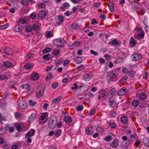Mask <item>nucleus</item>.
I'll list each match as a JSON object with an SVG mask.
<instances>
[{
	"label": "nucleus",
	"instance_id": "f257e3e1",
	"mask_svg": "<svg viewBox=\"0 0 149 149\" xmlns=\"http://www.w3.org/2000/svg\"><path fill=\"white\" fill-rule=\"evenodd\" d=\"M115 71H112L107 72L106 76L107 80L109 83L111 81H116L118 80Z\"/></svg>",
	"mask_w": 149,
	"mask_h": 149
},
{
	"label": "nucleus",
	"instance_id": "f03ea898",
	"mask_svg": "<svg viewBox=\"0 0 149 149\" xmlns=\"http://www.w3.org/2000/svg\"><path fill=\"white\" fill-rule=\"evenodd\" d=\"M48 126L49 128L53 129L56 127V118L54 116L50 117L48 121Z\"/></svg>",
	"mask_w": 149,
	"mask_h": 149
},
{
	"label": "nucleus",
	"instance_id": "7ed1b4c3",
	"mask_svg": "<svg viewBox=\"0 0 149 149\" xmlns=\"http://www.w3.org/2000/svg\"><path fill=\"white\" fill-rule=\"evenodd\" d=\"M54 43L56 46L61 47L64 45L65 40L63 38H57L54 40Z\"/></svg>",
	"mask_w": 149,
	"mask_h": 149
},
{
	"label": "nucleus",
	"instance_id": "20e7f679",
	"mask_svg": "<svg viewBox=\"0 0 149 149\" xmlns=\"http://www.w3.org/2000/svg\"><path fill=\"white\" fill-rule=\"evenodd\" d=\"M93 77V74L91 73H86L82 76V79L86 82L90 80Z\"/></svg>",
	"mask_w": 149,
	"mask_h": 149
},
{
	"label": "nucleus",
	"instance_id": "39448f33",
	"mask_svg": "<svg viewBox=\"0 0 149 149\" xmlns=\"http://www.w3.org/2000/svg\"><path fill=\"white\" fill-rule=\"evenodd\" d=\"M13 51L10 48L8 47L5 48L2 52V54L4 56L7 55H10L13 53Z\"/></svg>",
	"mask_w": 149,
	"mask_h": 149
},
{
	"label": "nucleus",
	"instance_id": "423d86ee",
	"mask_svg": "<svg viewBox=\"0 0 149 149\" xmlns=\"http://www.w3.org/2000/svg\"><path fill=\"white\" fill-rule=\"evenodd\" d=\"M141 57V55L139 53L133 54L131 56V58L132 60L135 61L140 60Z\"/></svg>",
	"mask_w": 149,
	"mask_h": 149
},
{
	"label": "nucleus",
	"instance_id": "0eeeda50",
	"mask_svg": "<svg viewBox=\"0 0 149 149\" xmlns=\"http://www.w3.org/2000/svg\"><path fill=\"white\" fill-rule=\"evenodd\" d=\"M144 36V31L135 34L134 37L136 39H142Z\"/></svg>",
	"mask_w": 149,
	"mask_h": 149
},
{
	"label": "nucleus",
	"instance_id": "6e6552de",
	"mask_svg": "<svg viewBox=\"0 0 149 149\" xmlns=\"http://www.w3.org/2000/svg\"><path fill=\"white\" fill-rule=\"evenodd\" d=\"M81 42V41L76 42L73 43L72 44L68 46L69 48L71 49H73L75 47L79 46Z\"/></svg>",
	"mask_w": 149,
	"mask_h": 149
},
{
	"label": "nucleus",
	"instance_id": "1a4fd4ad",
	"mask_svg": "<svg viewBox=\"0 0 149 149\" xmlns=\"http://www.w3.org/2000/svg\"><path fill=\"white\" fill-rule=\"evenodd\" d=\"M109 102L110 103L109 106L111 107L114 108L116 107V103L115 100L112 98H110L109 100Z\"/></svg>",
	"mask_w": 149,
	"mask_h": 149
},
{
	"label": "nucleus",
	"instance_id": "9d476101",
	"mask_svg": "<svg viewBox=\"0 0 149 149\" xmlns=\"http://www.w3.org/2000/svg\"><path fill=\"white\" fill-rule=\"evenodd\" d=\"M142 142L145 146L149 148V138L144 137L142 139Z\"/></svg>",
	"mask_w": 149,
	"mask_h": 149
},
{
	"label": "nucleus",
	"instance_id": "9b49d317",
	"mask_svg": "<svg viewBox=\"0 0 149 149\" xmlns=\"http://www.w3.org/2000/svg\"><path fill=\"white\" fill-rule=\"evenodd\" d=\"M31 79L33 81H36L39 79V75L37 73H32L31 76Z\"/></svg>",
	"mask_w": 149,
	"mask_h": 149
},
{
	"label": "nucleus",
	"instance_id": "f8f14e48",
	"mask_svg": "<svg viewBox=\"0 0 149 149\" xmlns=\"http://www.w3.org/2000/svg\"><path fill=\"white\" fill-rule=\"evenodd\" d=\"M127 89L125 88H123L120 89L119 91L117 92L118 94L119 95H122L125 94L127 92Z\"/></svg>",
	"mask_w": 149,
	"mask_h": 149
},
{
	"label": "nucleus",
	"instance_id": "ddd939ff",
	"mask_svg": "<svg viewBox=\"0 0 149 149\" xmlns=\"http://www.w3.org/2000/svg\"><path fill=\"white\" fill-rule=\"evenodd\" d=\"M45 92V88L37 92L36 96L38 98H40L43 96Z\"/></svg>",
	"mask_w": 149,
	"mask_h": 149
},
{
	"label": "nucleus",
	"instance_id": "4468645a",
	"mask_svg": "<svg viewBox=\"0 0 149 149\" xmlns=\"http://www.w3.org/2000/svg\"><path fill=\"white\" fill-rule=\"evenodd\" d=\"M37 117V114L36 113H33L29 118V123H32L36 119Z\"/></svg>",
	"mask_w": 149,
	"mask_h": 149
},
{
	"label": "nucleus",
	"instance_id": "2eb2a0df",
	"mask_svg": "<svg viewBox=\"0 0 149 149\" xmlns=\"http://www.w3.org/2000/svg\"><path fill=\"white\" fill-rule=\"evenodd\" d=\"M19 108L22 109H24L26 108V104L25 101L23 100L20 101L19 104Z\"/></svg>",
	"mask_w": 149,
	"mask_h": 149
},
{
	"label": "nucleus",
	"instance_id": "dca6fc26",
	"mask_svg": "<svg viewBox=\"0 0 149 149\" xmlns=\"http://www.w3.org/2000/svg\"><path fill=\"white\" fill-rule=\"evenodd\" d=\"M118 140L116 139H114L111 144V146L112 148L117 147L118 145Z\"/></svg>",
	"mask_w": 149,
	"mask_h": 149
},
{
	"label": "nucleus",
	"instance_id": "f3484780",
	"mask_svg": "<svg viewBox=\"0 0 149 149\" xmlns=\"http://www.w3.org/2000/svg\"><path fill=\"white\" fill-rule=\"evenodd\" d=\"M14 30L17 32H19L21 31L23 29V27L20 26L19 24H17L13 28Z\"/></svg>",
	"mask_w": 149,
	"mask_h": 149
},
{
	"label": "nucleus",
	"instance_id": "a211bd4d",
	"mask_svg": "<svg viewBox=\"0 0 149 149\" xmlns=\"http://www.w3.org/2000/svg\"><path fill=\"white\" fill-rule=\"evenodd\" d=\"M112 136H114L112 133H110L108 135L106 136L104 139L106 141L109 142L111 140Z\"/></svg>",
	"mask_w": 149,
	"mask_h": 149
},
{
	"label": "nucleus",
	"instance_id": "6ab92c4d",
	"mask_svg": "<svg viewBox=\"0 0 149 149\" xmlns=\"http://www.w3.org/2000/svg\"><path fill=\"white\" fill-rule=\"evenodd\" d=\"M120 121L123 124L127 123L128 121L127 117L124 116H122L120 118Z\"/></svg>",
	"mask_w": 149,
	"mask_h": 149
},
{
	"label": "nucleus",
	"instance_id": "aec40b11",
	"mask_svg": "<svg viewBox=\"0 0 149 149\" xmlns=\"http://www.w3.org/2000/svg\"><path fill=\"white\" fill-rule=\"evenodd\" d=\"M32 136L31 134L29 133V132H27L25 135V138L27 139V141L29 143L31 142L32 139L30 138Z\"/></svg>",
	"mask_w": 149,
	"mask_h": 149
},
{
	"label": "nucleus",
	"instance_id": "412c9836",
	"mask_svg": "<svg viewBox=\"0 0 149 149\" xmlns=\"http://www.w3.org/2000/svg\"><path fill=\"white\" fill-rule=\"evenodd\" d=\"M116 91V89L115 88H112L109 92L108 97L110 96L111 98L112 97L113 95L115 93Z\"/></svg>",
	"mask_w": 149,
	"mask_h": 149
},
{
	"label": "nucleus",
	"instance_id": "4be33fe9",
	"mask_svg": "<svg viewBox=\"0 0 149 149\" xmlns=\"http://www.w3.org/2000/svg\"><path fill=\"white\" fill-rule=\"evenodd\" d=\"M64 120L66 123H70L72 121L71 118L68 116H65L63 118Z\"/></svg>",
	"mask_w": 149,
	"mask_h": 149
},
{
	"label": "nucleus",
	"instance_id": "5701e85b",
	"mask_svg": "<svg viewBox=\"0 0 149 149\" xmlns=\"http://www.w3.org/2000/svg\"><path fill=\"white\" fill-rule=\"evenodd\" d=\"M38 15L39 17L42 18L45 17L46 15V13L44 10H41L39 12Z\"/></svg>",
	"mask_w": 149,
	"mask_h": 149
},
{
	"label": "nucleus",
	"instance_id": "b1692460",
	"mask_svg": "<svg viewBox=\"0 0 149 149\" xmlns=\"http://www.w3.org/2000/svg\"><path fill=\"white\" fill-rule=\"evenodd\" d=\"M3 65L6 67H13V65L12 62L9 61H5Z\"/></svg>",
	"mask_w": 149,
	"mask_h": 149
},
{
	"label": "nucleus",
	"instance_id": "393cba45",
	"mask_svg": "<svg viewBox=\"0 0 149 149\" xmlns=\"http://www.w3.org/2000/svg\"><path fill=\"white\" fill-rule=\"evenodd\" d=\"M75 62L77 64H80L81 63L82 60L81 58L79 56H77L74 59Z\"/></svg>",
	"mask_w": 149,
	"mask_h": 149
},
{
	"label": "nucleus",
	"instance_id": "a878e982",
	"mask_svg": "<svg viewBox=\"0 0 149 149\" xmlns=\"http://www.w3.org/2000/svg\"><path fill=\"white\" fill-rule=\"evenodd\" d=\"M64 18V17L62 16H58V20L57 21L56 24H61L63 23V19Z\"/></svg>",
	"mask_w": 149,
	"mask_h": 149
},
{
	"label": "nucleus",
	"instance_id": "bb28decb",
	"mask_svg": "<svg viewBox=\"0 0 149 149\" xmlns=\"http://www.w3.org/2000/svg\"><path fill=\"white\" fill-rule=\"evenodd\" d=\"M139 104V101L137 100H134L132 102V105L134 107H136Z\"/></svg>",
	"mask_w": 149,
	"mask_h": 149
},
{
	"label": "nucleus",
	"instance_id": "cd10ccee",
	"mask_svg": "<svg viewBox=\"0 0 149 149\" xmlns=\"http://www.w3.org/2000/svg\"><path fill=\"white\" fill-rule=\"evenodd\" d=\"M98 93L99 95L101 96L104 98L106 95V92L105 90H101L100 91L98 92Z\"/></svg>",
	"mask_w": 149,
	"mask_h": 149
},
{
	"label": "nucleus",
	"instance_id": "c85d7f7f",
	"mask_svg": "<svg viewBox=\"0 0 149 149\" xmlns=\"http://www.w3.org/2000/svg\"><path fill=\"white\" fill-rule=\"evenodd\" d=\"M21 88L27 90H29L30 88V86L29 84H23L21 85Z\"/></svg>",
	"mask_w": 149,
	"mask_h": 149
},
{
	"label": "nucleus",
	"instance_id": "c756f323",
	"mask_svg": "<svg viewBox=\"0 0 149 149\" xmlns=\"http://www.w3.org/2000/svg\"><path fill=\"white\" fill-rule=\"evenodd\" d=\"M31 28L32 30L35 31L39 30L40 27L38 24L34 23L33 24Z\"/></svg>",
	"mask_w": 149,
	"mask_h": 149
},
{
	"label": "nucleus",
	"instance_id": "7c9ffc66",
	"mask_svg": "<svg viewBox=\"0 0 149 149\" xmlns=\"http://www.w3.org/2000/svg\"><path fill=\"white\" fill-rule=\"evenodd\" d=\"M130 144V139H128L125 142V145L121 146V148H127Z\"/></svg>",
	"mask_w": 149,
	"mask_h": 149
},
{
	"label": "nucleus",
	"instance_id": "2f4dec72",
	"mask_svg": "<svg viewBox=\"0 0 149 149\" xmlns=\"http://www.w3.org/2000/svg\"><path fill=\"white\" fill-rule=\"evenodd\" d=\"M53 76L52 75V73L49 72L46 77V80L49 81L53 77Z\"/></svg>",
	"mask_w": 149,
	"mask_h": 149
},
{
	"label": "nucleus",
	"instance_id": "473e14b6",
	"mask_svg": "<svg viewBox=\"0 0 149 149\" xmlns=\"http://www.w3.org/2000/svg\"><path fill=\"white\" fill-rule=\"evenodd\" d=\"M86 133V134L91 135L93 134V131L90 130L88 127H87L85 130Z\"/></svg>",
	"mask_w": 149,
	"mask_h": 149
},
{
	"label": "nucleus",
	"instance_id": "72a5a7b5",
	"mask_svg": "<svg viewBox=\"0 0 149 149\" xmlns=\"http://www.w3.org/2000/svg\"><path fill=\"white\" fill-rule=\"evenodd\" d=\"M109 44L112 45H119V43L116 39H114L111 42H109Z\"/></svg>",
	"mask_w": 149,
	"mask_h": 149
},
{
	"label": "nucleus",
	"instance_id": "f704fd0d",
	"mask_svg": "<svg viewBox=\"0 0 149 149\" xmlns=\"http://www.w3.org/2000/svg\"><path fill=\"white\" fill-rule=\"evenodd\" d=\"M33 66V64H32L31 63H27L25 65L24 68L28 70L31 68Z\"/></svg>",
	"mask_w": 149,
	"mask_h": 149
},
{
	"label": "nucleus",
	"instance_id": "c9c22d12",
	"mask_svg": "<svg viewBox=\"0 0 149 149\" xmlns=\"http://www.w3.org/2000/svg\"><path fill=\"white\" fill-rule=\"evenodd\" d=\"M147 97V95L146 93H141L139 96V98L142 100H145Z\"/></svg>",
	"mask_w": 149,
	"mask_h": 149
},
{
	"label": "nucleus",
	"instance_id": "e433bc0d",
	"mask_svg": "<svg viewBox=\"0 0 149 149\" xmlns=\"http://www.w3.org/2000/svg\"><path fill=\"white\" fill-rule=\"evenodd\" d=\"M53 36V34L50 31H47L45 34V36L48 38L52 37Z\"/></svg>",
	"mask_w": 149,
	"mask_h": 149
},
{
	"label": "nucleus",
	"instance_id": "4c0bfd02",
	"mask_svg": "<svg viewBox=\"0 0 149 149\" xmlns=\"http://www.w3.org/2000/svg\"><path fill=\"white\" fill-rule=\"evenodd\" d=\"M18 22L19 23L24 24L26 23V19L24 18H20L18 20Z\"/></svg>",
	"mask_w": 149,
	"mask_h": 149
},
{
	"label": "nucleus",
	"instance_id": "58836bf2",
	"mask_svg": "<svg viewBox=\"0 0 149 149\" xmlns=\"http://www.w3.org/2000/svg\"><path fill=\"white\" fill-rule=\"evenodd\" d=\"M48 116V113L47 112L44 113L40 116V119L41 120H44Z\"/></svg>",
	"mask_w": 149,
	"mask_h": 149
},
{
	"label": "nucleus",
	"instance_id": "ea45409f",
	"mask_svg": "<svg viewBox=\"0 0 149 149\" xmlns=\"http://www.w3.org/2000/svg\"><path fill=\"white\" fill-rule=\"evenodd\" d=\"M62 132V130L60 129L57 130L56 132H55V136L56 137H58L61 135Z\"/></svg>",
	"mask_w": 149,
	"mask_h": 149
},
{
	"label": "nucleus",
	"instance_id": "a19ab883",
	"mask_svg": "<svg viewBox=\"0 0 149 149\" xmlns=\"http://www.w3.org/2000/svg\"><path fill=\"white\" fill-rule=\"evenodd\" d=\"M50 55L48 54L46 55H43L42 56V58L45 60L47 61H49L51 59V58L50 56Z\"/></svg>",
	"mask_w": 149,
	"mask_h": 149
},
{
	"label": "nucleus",
	"instance_id": "79ce46f5",
	"mask_svg": "<svg viewBox=\"0 0 149 149\" xmlns=\"http://www.w3.org/2000/svg\"><path fill=\"white\" fill-rule=\"evenodd\" d=\"M71 27L75 29H79L78 25L76 23H73L71 25Z\"/></svg>",
	"mask_w": 149,
	"mask_h": 149
},
{
	"label": "nucleus",
	"instance_id": "37998d69",
	"mask_svg": "<svg viewBox=\"0 0 149 149\" xmlns=\"http://www.w3.org/2000/svg\"><path fill=\"white\" fill-rule=\"evenodd\" d=\"M52 50V49L50 48H47L42 50V52L43 53L45 54L49 52Z\"/></svg>",
	"mask_w": 149,
	"mask_h": 149
},
{
	"label": "nucleus",
	"instance_id": "c03bdc74",
	"mask_svg": "<svg viewBox=\"0 0 149 149\" xmlns=\"http://www.w3.org/2000/svg\"><path fill=\"white\" fill-rule=\"evenodd\" d=\"M134 41L135 40L133 38L131 37L130 41V44L131 46H134L135 45V43Z\"/></svg>",
	"mask_w": 149,
	"mask_h": 149
},
{
	"label": "nucleus",
	"instance_id": "a18cd8bd",
	"mask_svg": "<svg viewBox=\"0 0 149 149\" xmlns=\"http://www.w3.org/2000/svg\"><path fill=\"white\" fill-rule=\"evenodd\" d=\"M86 97H87V98H90L94 96V94L91 93L90 92H88L86 93Z\"/></svg>",
	"mask_w": 149,
	"mask_h": 149
},
{
	"label": "nucleus",
	"instance_id": "49530a36",
	"mask_svg": "<svg viewBox=\"0 0 149 149\" xmlns=\"http://www.w3.org/2000/svg\"><path fill=\"white\" fill-rule=\"evenodd\" d=\"M127 76H125L124 77H122L119 80V82L122 83L123 82H125L127 79Z\"/></svg>",
	"mask_w": 149,
	"mask_h": 149
},
{
	"label": "nucleus",
	"instance_id": "de8ad7c7",
	"mask_svg": "<svg viewBox=\"0 0 149 149\" xmlns=\"http://www.w3.org/2000/svg\"><path fill=\"white\" fill-rule=\"evenodd\" d=\"M109 125L112 128H114L116 127V125L115 123H109Z\"/></svg>",
	"mask_w": 149,
	"mask_h": 149
},
{
	"label": "nucleus",
	"instance_id": "09e8293b",
	"mask_svg": "<svg viewBox=\"0 0 149 149\" xmlns=\"http://www.w3.org/2000/svg\"><path fill=\"white\" fill-rule=\"evenodd\" d=\"M25 30L27 32H30L32 31V29L31 26H27L25 28Z\"/></svg>",
	"mask_w": 149,
	"mask_h": 149
},
{
	"label": "nucleus",
	"instance_id": "8fccbe9b",
	"mask_svg": "<svg viewBox=\"0 0 149 149\" xmlns=\"http://www.w3.org/2000/svg\"><path fill=\"white\" fill-rule=\"evenodd\" d=\"M8 77L3 74H0V80H4L8 79Z\"/></svg>",
	"mask_w": 149,
	"mask_h": 149
},
{
	"label": "nucleus",
	"instance_id": "3c124183",
	"mask_svg": "<svg viewBox=\"0 0 149 149\" xmlns=\"http://www.w3.org/2000/svg\"><path fill=\"white\" fill-rule=\"evenodd\" d=\"M128 74L132 77H134L135 75L134 71L133 70H131L128 72Z\"/></svg>",
	"mask_w": 149,
	"mask_h": 149
},
{
	"label": "nucleus",
	"instance_id": "603ef678",
	"mask_svg": "<svg viewBox=\"0 0 149 149\" xmlns=\"http://www.w3.org/2000/svg\"><path fill=\"white\" fill-rule=\"evenodd\" d=\"M130 137L131 138H134L135 139H137L138 138V136L136 133H135L134 134H130Z\"/></svg>",
	"mask_w": 149,
	"mask_h": 149
},
{
	"label": "nucleus",
	"instance_id": "864d4df0",
	"mask_svg": "<svg viewBox=\"0 0 149 149\" xmlns=\"http://www.w3.org/2000/svg\"><path fill=\"white\" fill-rule=\"evenodd\" d=\"M21 1L22 4L23 5L26 6L29 4V1L28 0H22Z\"/></svg>",
	"mask_w": 149,
	"mask_h": 149
},
{
	"label": "nucleus",
	"instance_id": "5fc2aeb1",
	"mask_svg": "<svg viewBox=\"0 0 149 149\" xmlns=\"http://www.w3.org/2000/svg\"><path fill=\"white\" fill-rule=\"evenodd\" d=\"M15 116L16 118L17 119H19L21 117L20 114L18 112H15Z\"/></svg>",
	"mask_w": 149,
	"mask_h": 149
},
{
	"label": "nucleus",
	"instance_id": "6e6d98bb",
	"mask_svg": "<svg viewBox=\"0 0 149 149\" xmlns=\"http://www.w3.org/2000/svg\"><path fill=\"white\" fill-rule=\"evenodd\" d=\"M36 17V15L34 13H32L29 15V18L32 19H34Z\"/></svg>",
	"mask_w": 149,
	"mask_h": 149
},
{
	"label": "nucleus",
	"instance_id": "4d7b16f0",
	"mask_svg": "<svg viewBox=\"0 0 149 149\" xmlns=\"http://www.w3.org/2000/svg\"><path fill=\"white\" fill-rule=\"evenodd\" d=\"M28 132H29L31 136H33L35 134V130L33 129H31Z\"/></svg>",
	"mask_w": 149,
	"mask_h": 149
},
{
	"label": "nucleus",
	"instance_id": "13d9d810",
	"mask_svg": "<svg viewBox=\"0 0 149 149\" xmlns=\"http://www.w3.org/2000/svg\"><path fill=\"white\" fill-rule=\"evenodd\" d=\"M60 51L59 50L57 49L54 50L52 52V54L54 55H57L59 53Z\"/></svg>",
	"mask_w": 149,
	"mask_h": 149
},
{
	"label": "nucleus",
	"instance_id": "bf43d9fd",
	"mask_svg": "<svg viewBox=\"0 0 149 149\" xmlns=\"http://www.w3.org/2000/svg\"><path fill=\"white\" fill-rule=\"evenodd\" d=\"M95 109L94 108H93L92 110H91L90 113L88 114V115L90 116H93L94 113H95Z\"/></svg>",
	"mask_w": 149,
	"mask_h": 149
},
{
	"label": "nucleus",
	"instance_id": "052dcab7",
	"mask_svg": "<svg viewBox=\"0 0 149 149\" xmlns=\"http://www.w3.org/2000/svg\"><path fill=\"white\" fill-rule=\"evenodd\" d=\"M58 84L56 82L53 83L52 85V87L53 89L56 88L58 86Z\"/></svg>",
	"mask_w": 149,
	"mask_h": 149
},
{
	"label": "nucleus",
	"instance_id": "680f3d73",
	"mask_svg": "<svg viewBox=\"0 0 149 149\" xmlns=\"http://www.w3.org/2000/svg\"><path fill=\"white\" fill-rule=\"evenodd\" d=\"M97 131L100 133H102L103 131V129L100 127H98L96 129Z\"/></svg>",
	"mask_w": 149,
	"mask_h": 149
},
{
	"label": "nucleus",
	"instance_id": "e2e57ef3",
	"mask_svg": "<svg viewBox=\"0 0 149 149\" xmlns=\"http://www.w3.org/2000/svg\"><path fill=\"white\" fill-rule=\"evenodd\" d=\"M16 128L17 131L19 132L21 131L22 127L20 125H18L16 126Z\"/></svg>",
	"mask_w": 149,
	"mask_h": 149
},
{
	"label": "nucleus",
	"instance_id": "0e129e2a",
	"mask_svg": "<svg viewBox=\"0 0 149 149\" xmlns=\"http://www.w3.org/2000/svg\"><path fill=\"white\" fill-rule=\"evenodd\" d=\"M148 74L147 72L144 71L143 73V78L145 79H147L148 78Z\"/></svg>",
	"mask_w": 149,
	"mask_h": 149
},
{
	"label": "nucleus",
	"instance_id": "69168bd1",
	"mask_svg": "<svg viewBox=\"0 0 149 149\" xmlns=\"http://www.w3.org/2000/svg\"><path fill=\"white\" fill-rule=\"evenodd\" d=\"M29 102L30 105L32 106H34L36 103V101H34V102H33L32 100H29Z\"/></svg>",
	"mask_w": 149,
	"mask_h": 149
},
{
	"label": "nucleus",
	"instance_id": "338daca9",
	"mask_svg": "<svg viewBox=\"0 0 149 149\" xmlns=\"http://www.w3.org/2000/svg\"><path fill=\"white\" fill-rule=\"evenodd\" d=\"M63 61V59L62 58L58 59L56 61V63L57 65L60 64Z\"/></svg>",
	"mask_w": 149,
	"mask_h": 149
},
{
	"label": "nucleus",
	"instance_id": "774afa93",
	"mask_svg": "<svg viewBox=\"0 0 149 149\" xmlns=\"http://www.w3.org/2000/svg\"><path fill=\"white\" fill-rule=\"evenodd\" d=\"M116 113L115 111H113L110 114V116L111 118H113L116 117Z\"/></svg>",
	"mask_w": 149,
	"mask_h": 149
}]
</instances>
